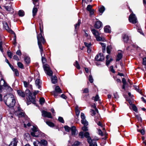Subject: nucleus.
<instances>
[{
  "label": "nucleus",
  "instance_id": "nucleus-18",
  "mask_svg": "<svg viewBox=\"0 0 146 146\" xmlns=\"http://www.w3.org/2000/svg\"><path fill=\"white\" fill-rule=\"evenodd\" d=\"M41 82V80L38 79H36L35 81V82L36 85L38 86V89H40L41 87L40 85Z\"/></svg>",
  "mask_w": 146,
  "mask_h": 146
},
{
  "label": "nucleus",
  "instance_id": "nucleus-19",
  "mask_svg": "<svg viewBox=\"0 0 146 146\" xmlns=\"http://www.w3.org/2000/svg\"><path fill=\"white\" fill-rule=\"evenodd\" d=\"M104 31L105 32L110 33L111 32L110 27L109 26H106L104 27Z\"/></svg>",
  "mask_w": 146,
  "mask_h": 146
},
{
  "label": "nucleus",
  "instance_id": "nucleus-26",
  "mask_svg": "<svg viewBox=\"0 0 146 146\" xmlns=\"http://www.w3.org/2000/svg\"><path fill=\"white\" fill-rule=\"evenodd\" d=\"M25 61L27 64H29L30 62V58L28 57H25Z\"/></svg>",
  "mask_w": 146,
  "mask_h": 146
},
{
  "label": "nucleus",
  "instance_id": "nucleus-42",
  "mask_svg": "<svg viewBox=\"0 0 146 146\" xmlns=\"http://www.w3.org/2000/svg\"><path fill=\"white\" fill-rule=\"evenodd\" d=\"M99 97L98 95L97 94L95 97H93L92 98V99L94 100L95 101H97L98 100Z\"/></svg>",
  "mask_w": 146,
  "mask_h": 146
},
{
  "label": "nucleus",
  "instance_id": "nucleus-49",
  "mask_svg": "<svg viewBox=\"0 0 146 146\" xmlns=\"http://www.w3.org/2000/svg\"><path fill=\"white\" fill-rule=\"evenodd\" d=\"M84 136L86 138L90 137L89 133L88 132H86L84 133Z\"/></svg>",
  "mask_w": 146,
  "mask_h": 146
},
{
  "label": "nucleus",
  "instance_id": "nucleus-40",
  "mask_svg": "<svg viewBox=\"0 0 146 146\" xmlns=\"http://www.w3.org/2000/svg\"><path fill=\"white\" fill-rule=\"evenodd\" d=\"M39 102L40 104L41 105H42L45 102L44 99L43 98H40L39 100Z\"/></svg>",
  "mask_w": 146,
  "mask_h": 146
},
{
  "label": "nucleus",
  "instance_id": "nucleus-30",
  "mask_svg": "<svg viewBox=\"0 0 146 146\" xmlns=\"http://www.w3.org/2000/svg\"><path fill=\"white\" fill-rule=\"evenodd\" d=\"M90 112L91 113V115L93 116L95 115L96 114V112L98 113V111H96V110H94L93 109H91L90 111Z\"/></svg>",
  "mask_w": 146,
  "mask_h": 146
},
{
  "label": "nucleus",
  "instance_id": "nucleus-28",
  "mask_svg": "<svg viewBox=\"0 0 146 146\" xmlns=\"http://www.w3.org/2000/svg\"><path fill=\"white\" fill-rule=\"evenodd\" d=\"M100 43L102 46V52H103L104 53L105 52V51L106 45L105 44L102 42H100Z\"/></svg>",
  "mask_w": 146,
  "mask_h": 146
},
{
  "label": "nucleus",
  "instance_id": "nucleus-1",
  "mask_svg": "<svg viewBox=\"0 0 146 146\" xmlns=\"http://www.w3.org/2000/svg\"><path fill=\"white\" fill-rule=\"evenodd\" d=\"M3 100L5 104L10 108L13 107L15 104V100L12 94H9L5 96Z\"/></svg>",
  "mask_w": 146,
  "mask_h": 146
},
{
  "label": "nucleus",
  "instance_id": "nucleus-37",
  "mask_svg": "<svg viewBox=\"0 0 146 146\" xmlns=\"http://www.w3.org/2000/svg\"><path fill=\"white\" fill-rule=\"evenodd\" d=\"M132 107L134 111L135 112H137V108L134 104L132 105Z\"/></svg>",
  "mask_w": 146,
  "mask_h": 146
},
{
  "label": "nucleus",
  "instance_id": "nucleus-44",
  "mask_svg": "<svg viewBox=\"0 0 146 146\" xmlns=\"http://www.w3.org/2000/svg\"><path fill=\"white\" fill-rule=\"evenodd\" d=\"M17 65L18 67L21 68H22L23 67V65L20 62H19L17 63Z\"/></svg>",
  "mask_w": 146,
  "mask_h": 146
},
{
  "label": "nucleus",
  "instance_id": "nucleus-3",
  "mask_svg": "<svg viewBox=\"0 0 146 146\" xmlns=\"http://www.w3.org/2000/svg\"><path fill=\"white\" fill-rule=\"evenodd\" d=\"M33 131L31 133V135L33 137H40L43 136V133L38 130L36 127L33 126L32 129Z\"/></svg>",
  "mask_w": 146,
  "mask_h": 146
},
{
  "label": "nucleus",
  "instance_id": "nucleus-63",
  "mask_svg": "<svg viewBox=\"0 0 146 146\" xmlns=\"http://www.w3.org/2000/svg\"><path fill=\"white\" fill-rule=\"evenodd\" d=\"M135 117L138 121H142V118L140 116L138 115H136Z\"/></svg>",
  "mask_w": 146,
  "mask_h": 146
},
{
  "label": "nucleus",
  "instance_id": "nucleus-56",
  "mask_svg": "<svg viewBox=\"0 0 146 146\" xmlns=\"http://www.w3.org/2000/svg\"><path fill=\"white\" fill-rule=\"evenodd\" d=\"M90 146H97L96 142H92L90 144Z\"/></svg>",
  "mask_w": 146,
  "mask_h": 146
},
{
  "label": "nucleus",
  "instance_id": "nucleus-41",
  "mask_svg": "<svg viewBox=\"0 0 146 146\" xmlns=\"http://www.w3.org/2000/svg\"><path fill=\"white\" fill-rule=\"evenodd\" d=\"M33 145L34 146H41V144L39 141L37 142H34Z\"/></svg>",
  "mask_w": 146,
  "mask_h": 146
},
{
  "label": "nucleus",
  "instance_id": "nucleus-2",
  "mask_svg": "<svg viewBox=\"0 0 146 146\" xmlns=\"http://www.w3.org/2000/svg\"><path fill=\"white\" fill-rule=\"evenodd\" d=\"M42 33H40L37 35V38L38 40V44L40 49L41 53H42L43 50L42 43L44 44L45 42V40L43 37L42 35Z\"/></svg>",
  "mask_w": 146,
  "mask_h": 146
},
{
  "label": "nucleus",
  "instance_id": "nucleus-16",
  "mask_svg": "<svg viewBox=\"0 0 146 146\" xmlns=\"http://www.w3.org/2000/svg\"><path fill=\"white\" fill-rule=\"evenodd\" d=\"M122 56L123 55L120 52L118 53L116 59V61L118 62L122 58Z\"/></svg>",
  "mask_w": 146,
  "mask_h": 146
},
{
  "label": "nucleus",
  "instance_id": "nucleus-22",
  "mask_svg": "<svg viewBox=\"0 0 146 146\" xmlns=\"http://www.w3.org/2000/svg\"><path fill=\"white\" fill-rule=\"evenodd\" d=\"M72 131V135H75L76 133V128L74 126H72L70 128V129Z\"/></svg>",
  "mask_w": 146,
  "mask_h": 146
},
{
  "label": "nucleus",
  "instance_id": "nucleus-34",
  "mask_svg": "<svg viewBox=\"0 0 146 146\" xmlns=\"http://www.w3.org/2000/svg\"><path fill=\"white\" fill-rule=\"evenodd\" d=\"M33 4L35 6L38 7L39 6V3L38 2V0H32Z\"/></svg>",
  "mask_w": 146,
  "mask_h": 146
},
{
  "label": "nucleus",
  "instance_id": "nucleus-47",
  "mask_svg": "<svg viewBox=\"0 0 146 146\" xmlns=\"http://www.w3.org/2000/svg\"><path fill=\"white\" fill-rule=\"evenodd\" d=\"M58 121L60 122L64 123V121L63 118L61 117H59L58 118Z\"/></svg>",
  "mask_w": 146,
  "mask_h": 146
},
{
  "label": "nucleus",
  "instance_id": "nucleus-51",
  "mask_svg": "<svg viewBox=\"0 0 146 146\" xmlns=\"http://www.w3.org/2000/svg\"><path fill=\"white\" fill-rule=\"evenodd\" d=\"M89 89L87 88H85L83 91V93H88L89 92Z\"/></svg>",
  "mask_w": 146,
  "mask_h": 146
},
{
  "label": "nucleus",
  "instance_id": "nucleus-54",
  "mask_svg": "<svg viewBox=\"0 0 146 146\" xmlns=\"http://www.w3.org/2000/svg\"><path fill=\"white\" fill-rule=\"evenodd\" d=\"M87 138V141L88 142V143L90 144L91 142H92V140L91 139V138L90 137H88Z\"/></svg>",
  "mask_w": 146,
  "mask_h": 146
},
{
  "label": "nucleus",
  "instance_id": "nucleus-9",
  "mask_svg": "<svg viewBox=\"0 0 146 146\" xmlns=\"http://www.w3.org/2000/svg\"><path fill=\"white\" fill-rule=\"evenodd\" d=\"M25 93L26 95L28 96L29 100L31 102V99L32 96V93H31L30 91L29 90H26Z\"/></svg>",
  "mask_w": 146,
  "mask_h": 146
},
{
  "label": "nucleus",
  "instance_id": "nucleus-21",
  "mask_svg": "<svg viewBox=\"0 0 146 146\" xmlns=\"http://www.w3.org/2000/svg\"><path fill=\"white\" fill-rule=\"evenodd\" d=\"M54 91L56 92L59 94L62 93V90L58 86H56L55 88V90Z\"/></svg>",
  "mask_w": 146,
  "mask_h": 146
},
{
  "label": "nucleus",
  "instance_id": "nucleus-61",
  "mask_svg": "<svg viewBox=\"0 0 146 146\" xmlns=\"http://www.w3.org/2000/svg\"><path fill=\"white\" fill-rule=\"evenodd\" d=\"M96 38L98 41H102L103 40V39L99 36H97Z\"/></svg>",
  "mask_w": 146,
  "mask_h": 146
},
{
  "label": "nucleus",
  "instance_id": "nucleus-48",
  "mask_svg": "<svg viewBox=\"0 0 146 146\" xmlns=\"http://www.w3.org/2000/svg\"><path fill=\"white\" fill-rule=\"evenodd\" d=\"M137 131L140 132L142 135H144L145 134V131L143 129L141 130L137 129Z\"/></svg>",
  "mask_w": 146,
  "mask_h": 146
},
{
  "label": "nucleus",
  "instance_id": "nucleus-11",
  "mask_svg": "<svg viewBox=\"0 0 146 146\" xmlns=\"http://www.w3.org/2000/svg\"><path fill=\"white\" fill-rule=\"evenodd\" d=\"M18 141L16 138H14L13 139V140L12 141L10 145V146H17Z\"/></svg>",
  "mask_w": 146,
  "mask_h": 146
},
{
  "label": "nucleus",
  "instance_id": "nucleus-25",
  "mask_svg": "<svg viewBox=\"0 0 146 146\" xmlns=\"http://www.w3.org/2000/svg\"><path fill=\"white\" fill-rule=\"evenodd\" d=\"M17 113L18 116L19 117H21L24 116V113L23 112L21 111H17Z\"/></svg>",
  "mask_w": 146,
  "mask_h": 146
},
{
  "label": "nucleus",
  "instance_id": "nucleus-55",
  "mask_svg": "<svg viewBox=\"0 0 146 146\" xmlns=\"http://www.w3.org/2000/svg\"><path fill=\"white\" fill-rule=\"evenodd\" d=\"M41 54H42V53H41ZM42 63L43 64L45 63L46 61V59L42 56Z\"/></svg>",
  "mask_w": 146,
  "mask_h": 146
},
{
  "label": "nucleus",
  "instance_id": "nucleus-50",
  "mask_svg": "<svg viewBox=\"0 0 146 146\" xmlns=\"http://www.w3.org/2000/svg\"><path fill=\"white\" fill-rule=\"evenodd\" d=\"M52 94L54 96V97L55 98H56L58 95V93L56 92H55L54 91H52Z\"/></svg>",
  "mask_w": 146,
  "mask_h": 146
},
{
  "label": "nucleus",
  "instance_id": "nucleus-46",
  "mask_svg": "<svg viewBox=\"0 0 146 146\" xmlns=\"http://www.w3.org/2000/svg\"><path fill=\"white\" fill-rule=\"evenodd\" d=\"M92 6L90 5H89L87 6V7L86 8V9L87 11H89L91 10L92 9Z\"/></svg>",
  "mask_w": 146,
  "mask_h": 146
},
{
  "label": "nucleus",
  "instance_id": "nucleus-6",
  "mask_svg": "<svg viewBox=\"0 0 146 146\" xmlns=\"http://www.w3.org/2000/svg\"><path fill=\"white\" fill-rule=\"evenodd\" d=\"M42 115L44 117H47L49 118H52L51 114L50 112L43 110L42 111Z\"/></svg>",
  "mask_w": 146,
  "mask_h": 146
},
{
  "label": "nucleus",
  "instance_id": "nucleus-38",
  "mask_svg": "<svg viewBox=\"0 0 146 146\" xmlns=\"http://www.w3.org/2000/svg\"><path fill=\"white\" fill-rule=\"evenodd\" d=\"M105 8L104 7L102 6L99 9V10L100 12L101 13H102L105 11Z\"/></svg>",
  "mask_w": 146,
  "mask_h": 146
},
{
  "label": "nucleus",
  "instance_id": "nucleus-57",
  "mask_svg": "<svg viewBox=\"0 0 146 146\" xmlns=\"http://www.w3.org/2000/svg\"><path fill=\"white\" fill-rule=\"evenodd\" d=\"M87 126H84L82 127V129L84 131H86L88 130V127H86Z\"/></svg>",
  "mask_w": 146,
  "mask_h": 146
},
{
  "label": "nucleus",
  "instance_id": "nucleus-13",
  "mask_svg": "<svg viewBox=\"0 0 146 146\" xmlns=\"http://www.w3.org/2000/svg\"><path fill=\"white\" fill-rule=\"evenodd\" d=\"M17 92L18 95L22 98H24L25 96V94L24 92H23L21 90H18L17 91Z\"/></svg>",
  "mask_w": 146,
  "mask_h": 146
},
{
  "label": "nucleus",
  "instance_id": "nucleus-10",
  "mask_svg": "<svg viewBox=\"0 0 146 146\" xmlns=\"http://www.w3.org/2000/svg\"><path fill=\"white\" fill-rule=\"evenodd\" d=\"M39 92V91H35L33 94L32 93V96L31 99V102L33 104H35V98L36 95Z\"/></svg>",
  "mask_w": 146,
  "mask_h": 146
},
{
  "label": "nucleus",
  "instance_id": "nucleus-5",
  "mask_svg": "<svg viewBox=\"0 0 146 146\" xmlns=\"http://www.w3.org/2000/svg\"><path fill=\"white\" fill-rule=\"evenodd\" d=\"M129 22L133 24H135L137 22V18L135 15L132 13L130 15L129 17Z\"/></svg>",
  "mask_w": 146,
  "mask_h": 146
},
{
  "label": "nucleus",
  "instance_id": "nucleus-60",
  "mask_svg": "<svg viewBox=\"0 0 146 146\" xmlns=\"http://www.w3.org/2000/svg\"><path fill=\"white\" fill-rule=\"evenodd\" d=\"M137 30L138 32L139 33H140V34H142V35H144V34L142 32L141 29L139 27H138L137 29Z\"/></svg>",
  "mask_w": 146,
  "mask_h": 146
},
{
  "label": "nucleus",
  "instance_id": "nucleus-12",
  "mask_svg": "<svg viewBox=\"0 0 146 146\" xmlns=\"http://www.w3.org/2000/svg\"><path fill=\"white\" fill-rule=\"evenodd\" d=\"M102 26V23L100 21H97L94 25V27L96 29H98L100 28Z\"/></svg>",
  "mask_w": 146,
  "mask_h": 146
},
{
  "label": "nucleus",
  "instance_id": "nucleus-52",
  "mask_svg": "<svg viewBox=\"0 0 146 146\" xmlns=\"http://www.w3.org/2000/svg\"><path fill=\"white\" fill-rule=\"evenodd\" d=\"M89 80L90 82L91 83H92L93 82V79L91 75H90L89 76Z\"/></svg>",
  "mask_w": 146,
  "mask_h": 146
},
{
  "label": "nucleus",
  "instance_id": "nucleus-15",
  "mask_svg": "<svg viewBox=\"0 0 146 146\" xmlns=\"http://www.w3.org/2000/svg\"><path fill=\"white\" fill-rule=\"evenodd\" d=\"M123 38L124 42L126 43H127L129 39V36L126 35H125L123 36Z\"/></svg>",
  "mask_w": 146,
  "mask_h": 146
},
{
  "label": "nucleus",
  "instance_id": "nucleus-24",
  "mask_svg": "<svg viewBox=\"0 0 146 146\" xmlns=\"http://www.w3.org/2000/svg\"><path fill=\"white\" fill-rule=\"evenodd\" d=\"M81 122V123L84 125V126H87L88 125V122L86 121V119H82Z\"/></svg>",
  "mask_w": 146,
  "mask_h": 146
},
{
  "label": "nucleus",
  "instance_id": "nucleus-4",
  "mask_svg": "<svg viewBox=\"0 0 146 146\" xmlns=\"http://www.w3.org/2000/svg\"><path fill=\"white\" fill-rule=\"evenodd\" d=\"M43 67L46 73L48 76H52L53 72L50 69L49 66L47 64H44Z\"/></svg>",
  "mask_w": 146,
  "mask_h": 146
},
{
  "label": "nucleus",
  "instance_id": "nucleus-62",
  "mask_svg": "<svg viewBox=\"0 0 146 146\" xmlns=\"http://www.w3.org/2000/svg\"><path fill=\"white\" fill-rule=\"evenodd\" d=\"M7 54L9 58H11L12 57V53L9 51L7 52Z\"/></svg>",
  "mask_w": 146,
  "mask_h": 146
},
{
  "label": "nucleus",
  "instance_id": "nucleus-45",
  "mask_svg": "<svg viewBox=\"0 0 146 146\" xmlns=\"http://www.w3.org/2000/svg\"><path fill=\"white\" fill-rule=\"evenodd\" d=\"M79 137L81 138H83L84 137V133L83 132H80L79 134Z\"/></svg>",
  "mask_w": 146,
  "mask_h": 146
},
{
  "label": "nucleus",
  "instance_id": "nucleus-32",
  "mask_svg": "<svg viewBox=\"0 0 146 146\" xmlns=\"http://www.w3.org/2000/svg\"><path fill=\"white\" fill-rule=\"evenodd\" d=\"M11 5L10 6H5L4 7L6 9V10L8 11H11L12 9H13L12 7L11 6Z\"/></svg>",
  "mask_w": 146,
  "mask_h": 146
},
{
  "label": "nucleus",
  "instance_id": "nucleus-53",
  "mask_svg": "<svg viewBox=\"0 0 146 146\" xmlns=\"http://www.w3.org/2000/svg\"><path fill=\"white\" fill-rule=\"evenodd\" d=\"M70 128L68 126H66L64 127V129L66 131L69 132L70 129Z\"/></svg>",
  "mask_w": 146,
  "mask_h": 146
},
{
  "label": "nucleus",
  "instance_id": "nucleus-33",
  "mask_svg": "<svg viewBox=\"0 0 146 146\" xmlns=\"http://www.w3.org/2000/svg\"><path fill=\"white\" fill-rule=\"evenodd\" d=\"M18 14L19 16L23 17L24 15V12L22 10H20L19 11Z\"/></svg>",
  "mask_w": 146,
  "mask_h": 146
},
{
  "label": "nucleus",
  "instance_id": "nucleus-7",
  "mask_svg": "<svg viewBox=\"0 0 146 146\" xmlns=\"http://www.w3.org/2000/svg\"><path fill=\"white\" fill-rule=\"evenodd\" d=\"M95 59L97 61H101L104 59V57L103 54L100 53L96 56Z\"/></svg>",
  "mask_w": 146,
  "mask_h": 146
},
{
  "label": "nucleus",
  "instance_id": "nucleus-29",
  "mask_svg": "<svg viewBox=\"0 0 146 146\" xmlns=\"http://www.w3.org/2000/svg\"><path fill=\"white\" fill-rule=\"evenodd\" d=\"M81 24V20H78V23L75 25V30H76L77 28H78Z\"/></svg>",
  "mask_w": 146,
  "mask_h": 146
},
{
  "label": "nucleus",
  "instance_id": "nucleus-14",
  "mask_svg": "<svg viewBox=\"0 0 146 146\" xmlns=\"http://www.w3.org/2000/svg\"><path fill=\"white\" fill-rule=\"evenodd\" d=\"M37 7L35 6L34 7L32 11V13H33V17H34L36 15V13L38 11V7L37 8Z\"/></svg>",
  "mask_w": 146,
  "mask_h": 146
},
{
  "label": "nucleus",
  "instance_id": "nucleus-39",
  "mask_svg": "<svg viewBox=\"0 0 146 146\" xmlns=\"http://www.w3.org/2000/svg\"><path fill=\"white\" fill-rule=\"evenodd\" d=\"M113 60L112 58H110V60H106V64L107 66H108L110 63Z\"/></svg>",
  "mask_w": 146,
  "mask_h": 146
},
{
  "label": "nucleus",
  "instance_id": "nucleus-27",
  "mask_svg": "<svg viewBox=\"0 0 146 146\" xmlns=\"http://www.w3.org/2000/svg\"><path fill=\"white\" fill-rule=\"evenodd\" d=\"M46 124L50 127H53L54 126V124L52 122L50 121H46Z\"/></svg>",
  "mask_w": 146,
  "mask_h": 146
},
{
  "label": "nucleus",
  "instance_id": "nucleus-43",
  "mask_svg": "<svg viewBox=\"0 0 146 146\" xmlns=\"http://www.w3.org/2000/svg\"><path fill=\"white\" fill-rule=\"evenodd\" d=\"M84 44L85 45V46L86 47H87V48H90V47L91 46V43H88L86 42H84Z\"/></svg>",
  "mask_w": 146,
  "mask_h": 146
},
{
  "label": "nucleus",
  "instance_id": "nucleus-35",
  "mask_svg": "<svg viewBox=\"0 0 146 146\" xmlns=\"http://www.w3.org/2000/svg\"><path fill=\"white\" fill-rule=\"evenodd\" d=\"M74 66L78 69H80V66L77 61H76L75 63L74 64Z\"/></svg>",
  "mask_w": 146,
  "mask_h": 146
},
{
  "label": "nucleus",
  "instance_id": "nucleus-8",
  "mask_svg": "<svg viewBox=\"0 0 146 146\" xmlns=\"http://www.w3.org/2000/svg\"><path fill=\"white\" fill-rule=\"evenodd\" d=\"M2 86H4L7 88L9 87L7 83L3 78H1L0 81V90H1Z\"/></svg>",
  "mask_w": 146,
  "mask_h": 146
},
{
  "label": "nucleus",
  "instance_id": "nucleus-64",
  "mask_svg": "<svg viewBox=\"0 0 146 146\" xmlns=\"http://www.w3.org/2000/svg\"><path fill=\"white\" fill-rule=\"evenodd\" d=\"M143 65H146V57L143 58Z\"/></svg>",
  "mask_w": 146,
  "mask_h": 146
},
{
  "label": "nucleus",
  "instance_id": "nucleus-59",
  "mask_svg": "<svg viewBox=\"0 0 146 146\" xmlns=\"http://www.w3.org/2000/svg\"><path fill=\"white\" fill-rule=\"evenodd\" d=\"M80 144V143L78 141L75 142L74 143L72 144V146H78Z\"/></svg>",
  "mask_w": 146,
  "mask_h": 146
},
{
  "label": "nucleus",
  "instance_id": "nucleus-31",
  "mask_svg": "<svg viewBox=\"0 0 146 146\" xmlns=\"http://www.w3.org/2000/svg\"><path fill=\"white\" fill-rule=\"evenodd\" d=\"M12 66L13 68H12V70H13V71L15 72V75L17 76H19V73L18 70L17 69L14 68L13 66Z\"/></svg>",
  "mask_w": 146,
  "mask_h": 146
},
{
  "label": "nucleus",
  "instance_id": "nucleus-17",
  "mask_svg": "<svg viewBox=\"0 0 146 146\" xmlns=\"http://www.w3.org/2000/svg\"><path fill=\"white\" fill-rule=\"evenodd\" d=\"M91 31L93 34L96 37L98 36H99V33L95 29H92Z\"/></svg>",
  "mask_w": 146,
  "mask_h": 146
},
{
  "label": "nucleus",
  "instance_id": "nucleus-58",
  "mask_svg": "<svg viewBox=\"0 0 146 146\" xmlns=\"http://www.w3.org/2000/svg\"><path fill=\"white\" fill-rule=\"evenodd\" d=\"M4 25L5 29H6L7 31H8V30L10 29L7 24L6 23H5Z\"/></svg>",
  "mask_w": 146,
  "mask_h": 146
},
{
  "label": "nucleus",
  "instance_id": "nucleus-23",
  "mask_svg": "<svg viewBox=\"0 0 146 146\" xmlns=\"http://www.w3.org/2000/svg\"><path fill=\"white\" fill-rule=\"evenodd\" d=\"M41 144V145H42L44 146H46L47 144V141L44 139L41 140L40 142H39Z\"/></svg>",
  "mask_w": 146,
  "mask_h": 146
},
{
  "label": "nucleus",
  "instance_id": "nucleus-20",
  "mask_svg": "<svg viewBox=\"0 0 146 146\" xmlns=\"http://www.w3.org/2000/svg\"><path fill=\"white\" fill-rule=\"evenodd\" d=\"M52 83L53 84H55L57 82V78L56 76L52 77L51 78Z\"/></svg>",
  "mask_w": 146,
  "mask_h": 146
},
{
  "label": "nucleus",
  "instance_id": "nucleus-36",
  "mask_svg": "<svg viewBox=\"0 0 146 146\" xmlns=\"http://www.w3.org/2000/svg\"><path fill=\"white\" fill-rule=\"evenodd\" d=\"M111 49V47L110 46H108L107 48V52L108 54H110Z\"/></svg>",
  "mask_w": 146,
  "mask_h": 146
}]
</instances>
